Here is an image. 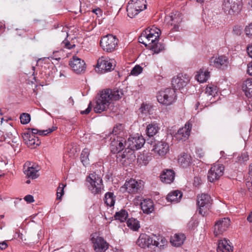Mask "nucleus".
Listing matches in <instances>:
<instances>
[{"label": "nucleus", "mask_w": 252, "mask_h": 252, "mask_svg": "<svg viewBox=\"0 0 252 252\" xmlns=\"http://www.w3.org/2000/svg\"><path fill=\"white\" fill-rule=\"evenodd\" d=\"M111 140L110 148L111 152L113 153H118L117 160L124 164L126 160V156L124 152L122 153L121 151L126 146V141L124 138L120 136L111 137Z\"/></svg>", "instance_id": "5"}, {"label": "nucleus", "mask_w": 252, "mask_h": 252, "mask_svg": "<svg viewBox=\"0 0 252 252\" xmlns=\"http://www.w3.org/2000/svg\"><path fill=\"white\" fill-rule=\"evenodd\" d=\"M56 126H52L46 130H40L36 128H29V131L24 132L22 134V137L25 144L31 148H35L40 144L38 138L35 136L36 134L39 135H47L57 129Z\"/></svg>", "instance_id": "4"}, {"label": "nucleus", "mask_w": 252, "mask_h": 252, "mask_svg": "<svg viewBox=\"0 0 252 252\" xmlns=\"http://www.w3.org/2000/svg\"><path fill=\"white\" fill-rule=\"evenodd\" d=\"M20 119L21 123L22 124L26 125L30 122L31 120V116L28 113H23L21 115Z\"/></svg>", "instance_id": "42"}, {"label": "nucleus", "mask_w": 252, "mask_h": 252, "mask_svg": "<svg viewBox=\"0 0 252 252\" xmlns=\"http://www.w3.org/2000/svg\"><path fill=\"white\" fill-rule=\"evenodd\" d=\"M130 1L139 7V10H144L147 8L146 1L145 0H130Z\"/></svg>", "instance_id": "39"}, {"label": "nucleus", "mask_w": 252, "mask_h": 252, "mask_svg": "<svg viewBox=\"0 0 252 252\" xmlns=\"http://www.w3.org/2000/svg\"><path fill=\"white\" fill-rule=\"evenodd\" d=\"M248 73L252 76V61L248 64Z\"/></svg>", "instance_id": "53"}, {"label": "nucleus", "mask_w": 252, "mask_h": 252, "mask_svg": "<svg viewBox=\"0 0 252 252\" xmlns=\"http://www.w3.org/2000/svg\"><path fill=\"white\" fill-rule=\"evenodd\" d=\"M61 36H62L63 38H66L68 36V33L65 31H62L61 33Z\"/></svg>", "instance_id": "58"}, {"label": "nucleus", "mask_w": 252, "mask_h": 252, "mask_svg": "<svg viewBox=\"0 0 252 252\" xmlns=\"http://www.w3.org/2000/svg\"><path fill=\"white\" fill-rule=\"evenodd\" d=\"M127 226L131 229L137 231L140 227V224L139 221L133 218L128 219L126 221Z\"/></svg>", "instance_id": "34"}, {"label": "nucleus", "mask_w": 252, "mask_h": 252, "mask_svg": "<svg viewBox=\"0 0 252 252\" xmlns=\"http://www.w3.org/2000/svg\"><path fill=\"white\" fill-rule=\"evenodd\" d=\"M96 67L101 73H105L113 69L112 63L106 57L102 56L97 60Z\"/></svg>", "instance_id": "21"}, {"label": "nucleus", "mask_w": 252, "mask_h": 252, "mask_svg": "<svg viewBox=\"0 0 252 252\" xmlns=\"http://www.w3.org/2000/svg\"><path fill=\"white\" fill-rule=\"evenodd\" d=\"M90 240L93 244V248L95 252H105L109 247L108 243L96 233L91 235Z\"/></svg>", "instance_id": "11"}, {"label": "nucleus", "mask_w": 252, "mask_h": 252, "mask_svg": "<svg viewBox=\"0 0 252 252\" xmlns=\"http://www.w3.org/2000/svg\"><path fill=\"white\" fill-rule=\"evenodd\" d=\"M197 205L199 207V213L204 216L207 214L212 203L211 196L205 193L199 194L197 196Z\"/></svg>", "instance_id": "10"}, {"label": "nucleus", "mask_w": 252, "mask_h": 252, "mask_svg": "<svg viewBox=\"0 0 252 252\" xmlns=\"http://www.w3.org/2000/svg\"><path fill=\"white\" fill-rule=\"evenodd\" d=\"M122 127V126L121 125H120L119 126H115L113 130V135H115L116 136L117 134H119V133L121 130ZM113 136H115L113 135Z\"/></svg>", "instance_id": "48"}, {"label": "nucleus", "mask_w": 252, "mask_h": 252, "mask_svg": "<svg viewBox=\"0 0 252 252\" xmlns=\"http://www.w3.org/2000/svg\"><path fill=\"white\" fill-rule=\"evenodd\" d=\"M122 90L118 88L113 90L106 89L101 91L96 101L94 108L96 113H100L106 111L113 100H117L123 96Z\"/></svg>", "instance_id": "2"}, {"label": "nucleus", "mask_w": 252, "mask_h": 252, "mask_svg": "<svg viewBox=\"0 0 252 252\" xmlns=\"http://www.w3.org/2000/svg\"><path fill=\"white\" fill-rule=\"evenodd\" d=\"M145 106L143 104H142V105L140 107V110L142 112H143L144 110H145Z\"/></svg>", "instance_id": "63"}, {"label": "nucleus", "mask_w": 252, "mask_h": 252, "mask_svg": "<svg viewBox=\"0 0 252 252\" xmlns=\"http://www.w3.org/2000/svg\"><path fill=\"white\" fill-rule=\"evenodd\" d=\"M233 247L229 240L223 239L218 243V252H233Z\"/></svg>", "instance_id": "23"}, {"label": "nucleus", "mask_w": 252, "mask_h": 252, "mask_svg": "<svg viewBox=\"0 0 252 252\" xmlns=\"http://www.w3.org/2000/svg\"><path fill=\"white\" fill-rule=\"evenodd\" d=\"M137 244L141 248H148L154 251H158L166 247L167 241L162 236L154 235L151 237L146 234H142L139 236Z\"/></svg>", "instance_id": "3"}, {"label": "nucleus", "mask_w": 252, "mask_h": 252, "mask_svg": "<svg viewBox=\"0 0 252 252\" xmlns=\"http://www.w3.org/2000/svg\"><path fill=\"white\" fill-rule=\"evenodd\" d=\"M128 4L129 5H131L132 7H133V8H135L136 10H138V12L139 13L142 11H143V10H139L138 9H140V8H139V7H137V5H135L134 3H133V2H132L131 1H129L128 3Z\"/></svg>", "instance_id": "56"}, {"label": "nucleus", "mask_w": 252, "mask_h": 252, "mask_svg": "<svg viewBox=\"0 0 252 252\" xmlns=\"http://www.w3.org/2000/svg\"><path fill=\"white\" fill-rule=\"evenodd\" d=\"M143 182L134 179H130L126 181L123 189H125L129 193H136L140 192L143 188Z\"/></svg>", "instance_id": "13"}, {"label": "nucleus", "mask_w": 252, "mask_h": 252, "mask_svg": "<svg viewBox=\"0 0 252 252\" xmlns=\"http://www.w3.org/2000/svg\"><path fill=\"white\" fill-rule=\"evenodd\" d=\"M249 159V157L247 152H244L239 155L235 160L236 162L242 164L247 161Z\"/></svg>", "instance_id": "38"}, {"label": "nucleus", "mask_w": 252, "mask_h": 252, "mask_svg": "<svg viewBox=\"0 0 252 252\" xmlns=\"http://www.w3.org/2000/svg\"><path fill=\"white\" fill-rule=\"evenodd\" d=\"M224 166L222 164L217 162L213 164L208 173V178L210 182L218 180L223 174Z\"/></svg>", "instance_id": "12"}, {"label": "nucleus", "mask_w": 252, "mask_h": 252, "mask_svg": "<svg viewBox=\"0 0 252 252\" xmlns=\"http://www.w3.org/2000/svg\"><path fill=\"white\" fill-rule=\"evenodd\" d=\"M66 184L61 183L57 189V199H61L62 196L64 194V188Z\"/></svg>", "instance_id": "41"}, {"label": "nucleus", "mask_w": 252, "mask_h": 252, "mask_svg": "<svg viewBox=\"0 0 252 252\" xmlns=\"http://www.w3.org/2000/svg\"><path fill=\"white\" fill-rule=\"evenodd\" d=\"M160 34V30L158 28H148L141 33L138 41L155 53H158L164 49V46L158 43Z\"/></svg>", "instance_id": "1"}, {"label": "nucleus", "mask_w": 252, "mask_h": 252, "mask_svg": "<svg viewBox=\"0 0 252 252\" xmlns=\"http://www.w3.org/2000/svg\"><path fill=\"white\" fill-rule=\"evenodd\" d=\"M245 32L249 37L252 38V23L246 26Z\"/></svg>", "instance_id": "46"}, {"label": "nucleus", "mask_w": 252, "mask_h": 252, "mask_svg": "<svg viewBox=\"0 0 252 252\" xmlns=\"http://www.w3.org/2000/svg\"><path fill=\"white\" fill-rule=\"evenodd\" d=\"M94 13H95L96 15H101V10L100 8H98L96 9H94L92 11Z\"/></svg>", "instance_id": "57"}, {"label": "nucleus", "mask_w": 252, "mask_h": 252, "mask_svg": "<svg viewBox=\"0 0 252 252\" xmlns=\"http://www.w3.org/2000/svg\"><path fill=\"white\" fill-rule=\"evenodd\" d=\"M141 208L144 213L149 214L154 210V203L150 199H144L141 202Z\"/></svg>", "instance_id": "26"}, {"label": "nucleus", "mask_w": 252, "mask_h": 252, "mask_svg": "<svg viewBox=\"0 0 252 252\" xmlns=\"http://www.w3.org/2000/svg\"><path fill=\"white\" fill-rule=\"evenodd\" d=\"M189 82V78L187 74L180 73L174 77L172 80V85L175 91L180 90L185 87Z\"/></svg>", "instance_id": "17"}, {"label": "nucleus", "mask_w": 252, "mask_h": 252, "mask_svg": "<svg viewBox=\"0 0 252 252\" xmlns=\"http://www.w3.org/2000/svg\"><path fill=\"white\" fill-rule=\"evenodd\" d=\"M249 176H252V163L249 166Z\"/></svg>", "instance_id": "60"}, {"label": "nucleus", "mask_w": 252, "mask_h": 252, "mask_svg": "<svg viewBox=\"0 0 252 252\" xmlns=\"http://www.w3.org/2000/svg\"><path fill=\"white\" fill-rule=\"evenodd\" d=\"M91 110H92V102H90L88 105V108L85 110L82 111L81 112V114H88L90 112Z\"/></svg>", "instance_id": "50"}, {"label": "nucleus", "mask_w": 252, "mask_h": 252, "mask_svg": "<svg viewBox=\"0 0 252 252\" xmlns=\"http://www.w3.org/2000/svg\"><path fill=\"white\" fill-rule=\"evenodd\" d=\"M24 199L28 203H32L34 201L33 197L31 195H27L25 196Z\"/></svg>", "instance_id": "49"}, {"label": "nucleus", "mask_w": 252, "mask_h": 252, "mask_svg": "<svg viewBox=\"0 0 252 252\" xmlns=\"http://www.w3.org/2000/svg\"><path fill=\"white\" fill-rule=\"evenodd\" d=\"M247 220L250 222H252V212L251 213V214L248 216L247 218Z\"/></svg>", "instance_id": "61"}, {"label": "nucleus", "mask_w": 252, "mask_h": 252, "mask_svg": "<svg viewBox=\"0 0 252 252\" xmlns=\"http://www.w3.org/2000/svg\"><path fill=\"white\" fill-rule=\"evenodd\" d=\"M185 238L186 237L184 234H175L171 237L170 242L173 246L179 247L183 244Z\"/></svg>", "instance_id": "29"}, {"label": "nucleus", "mask_w": 252, "mask_h": 252, "mask_svg": "<svg viewBox=\"0 0 252 252\" xmlns=\"http://www.w3.org/2000/svg\"><path fill=\"white\" fill-rule=\"evenodd\" d=\"M126 11L128 16L130 18H133L139 13L138 10H136L135 8L132 7L131 5H129L128 4H127V5Z\"/></svg>", "instance_id": "40"}, {"label": "nucleus", "mask_w": 252, "mask_h": 252, "mask_svg": "<svg viewBox=\"0 0 252 252\" xmlns=\"http://www.w3.org/2000/svg\"><path fill=\"white\" fill-rule=\"evenodd\" d=\"M90 152V151L88 148H85L81 153L80 156L81 160L85 166H86L89 163V156Z\"/></svg>", "instance_id": "33"}, {"label": "nucleus", "mask_w": 252, "mask_h": 252, "mask_svg": "<svg viewBox=\"0 0 252 252\" xmlns=\"http://www.w3.org/2000/svg\"><path fill=\"white\" fill-rule=\"evenodd\" d=\"M192 160V158L189 154L183 153L178 156V162L182 167L186 168L191 164Z\"/></svg>", "instance_id": "24"}, {"label": "nucleus", "mask_w": 252, "mask_h": 252, "mask_svg": "<svg viewBox=\"0 0 252 252\" xmlns=\"http://www.w3.org/2000/svg\"><path fill=\"white\" fill-rule=\"evenodd\" d=\"M115 218L121 222H124L128 217L127 212L125 210H121L119 212H116L115 215Z\"/></svg>", "instance_id": "36"}, {"label": "nucleus", "mask_w": 252, "mask_h": 252, "mask_svg": "<svg viewBox=\"0 0 252 252\" xmlns=\"http://www.w3.org/2000/svg\"><path fill=\"white\" fill-rule=\"evenodd\" d=\"M118 41L119 40L116 36L107 34L101 38L100 45L104 51L110 53L116 49Z\"/></svg>", "instance_id": "9"}, {"label": "nucleus", "mask_w": 252, "mask_h": 252, "mask_svg": "<svg viewBox=\"0 0 252 252\" xmlns=\"http://www.w3.org/2000/svg\"><path fill=\"white\" fill-rule=\"evenodd\" d=\"M4 30V24L0 22V32H2Z\"/></svg>", "instance_id": "59"}, {"label": "nucleus", "mask_w": 252, "mask_h": 252, "mask_svg": "<svg viewBox=\"0 0 252 252\" xmlns=\"http://www.w3.org/2000/svg\"><path fill=\"white\" fill-rule=\"evenodd\" d=\"M143 68L139 65H135L131 70L130 74L132 75L137 76L142 72Z\"/></svg>", "instance_id": "43"}, {"label": "nucleus", "mask_w": 252, "mask_h": 252, "mask_svg": "<svg viewBox=\"0 0 252 252\" xmlns=\"http://www.w3.org/2000/svg\"><path fill=\"white\" fill-rule=\"evenodd\" d=\"M175 177V174L172 170H166L163 171L162 173L160 175V179L162 182L167 184H170L172 183Z\"/></svg>", "instance_id": "28"}, {"label": "nucleus", "mask_w": 252, "mask_h": 252, "mask_svg": "<svg viewBox=\"0 0 252 252\" xmlns=\"http://www.w3.org/2000/svg\"><path fill=\"white\" fill-rule=\"evenodd\" d=\"M242 8V0H223L222 9L226 16L232 17L237 15Z\"/></svg>", "instance_id": "6"}, {"label": "nucleus", "mask_w": 252, "mask_h": 252, "mask_svg": "<svg viewBox=\"0 0 252 252\" xmlns=\"http://www.w3.org/2000/svg\"><path fill=\"white\" fill-rule=\"evenodd\" d=\"M87 181L89 183L88 189L92 193L99 194L103 190L102 180L100 176L95 173L90 174L87 178Z\"/></svg>", "instance_id": "7"}, {"label": "nucleus", "mask_w": 252, "mask_h": 252, "mask_svg": "<svg viewBox=\"0 0 252 252\" xmlns=\"http://www.w3.org/2000/svg\"><path fill=\"white\" fill-rule=\"evenodd\" d=\"M246 185L249 191L252 193V176H248Z\"/></svg>", "instance_id": "45"}, {"label": "nucleus", "mask_w": 252, "mask_h": 252, "mask_svg": "<svg viewBox=\"0 0 252 252\" xmlns=\"http://www.w3.org/2000/svg\"><path fill=\"white\" fill-rule=\"evenodd\" d=\"M24 173L29 177L32 179H36L38 177L37 174L39 170V167L34 163L27 162L24 166Z\"/></svg>", "instance_id": "20"}, {"label": "nucleus", "mask_w": 252, "mask_h": 252, "mask_svg": "<svg viewBox=\"0 0 252 252\" xmlns=\"http://www.w3.org/2000/svg\"><path fill=\"white\" fill-rule=\"evenodd\" d=\"M145 139L142 136H136L128 138L126 143L128 152L129 150H135L140 149L145 143Z\"/></svg>", "instance_id": "16"}, {"label": "nucleus", "mask_w": 252, "mask_h": 252, "mask_svg": "<svg viewBox=\"0 0 252 252\" xmlns=\"http://www.w3.org/2000/svg\"><path fill=\"white\" fill-rule=\"evenodd\" d=\"M242 88L246 96L249 98L252 97V78H249L244 81Z\"/></svg>", "instance_id": "27"}, {"label": "nucleus", "mask_w": 252, "mask_h": 252, "mask_svg": "<svg viewBox=\"0 0 252 252\" xmlns=\"http://www.w3.org/2000/svg\"><path fill=\"white\" fill-rule=\"evenodd\" d=\"M248 5L250 6V8L252 10V0H250L248 2Z\"/></svg>", "instance_id": "62"}, {"label": "nucleus", "mask_w": 252, "mask_h": 252, "mask_svg": "<svg viewBox=\"0 0 252 252\" xmlns=\"http://www.w3.org/2000/svg\"><path fill=\"white\" fill-rule=\"evenodd\" d=\"M176 99L175 91L171 88H167L164 90L160 91L157 95L158 101L165 105H171Z\"/></svg>", "instance_id": "8"}, {"label": "nucleus", "mask_w": 252, "mask_h": 252, "mask_svg": "<svg viewBox=\"0 0 252 252\" xmlns=\"http://www.w3.org/2000/svg\"><path fill=\"white\" fill-rule=\"evenodd\" d=\"M201 184V180L200 177H195L194 179L193 185L195 187L198 186Z\"/></svg>", "instance_id": "51"}, {"label": "nucleus", "mask_w": 252, "mask_h": 252, "mask_svg": "<svg viewBox=\"0 0 252 252\" xmlns=\"http://www.w3.org/2000/svg\"><path fill=\"white\" fill-rule=\"evenodd\" d=\"M166 140L162 139L155 143L152 150L155 154L161 157H164L169 152L170 147Z\"/></svg>", "instance_id": "14"}, {"label": "nucleus", "mask_w": 252, "mask_h": 252, "mask_svg": "<svg viewBox=\"0 0 252 252\" xmlns=\"http://www.w3.org/2000/svg\"><path fill=\"white\" fill-rule=\"evenodd\" d=\"M191 127V124L189 122H187L185 126L180 128L175 134V138L179 141H185L187 139L190 135Z\"/></svg>", "instance_id": "22"}, {"label": "nucleus", "mask_w": 252, "mask_h": 252, "mask_svg": "<svg viewBox=\"0 0 252 252\" xmlns=\"http://www.w3.org/2000/svg\"><path fill=\"white\" fill-rule=\"evenodd\" d=\"M146 158L144 155H141L138 158L137 160L140 164L146 165L148 163L147 159H145Z\"/></svg>", "instance_id": "47"}, {"label": "nucleus", "mask_w": 252, "mask_h": 252, "mask_svg": "<svg viewBox=\"0 0 252 252\" xmlns=\"http://www.w3.org/2000/svg\"><path fill=\"white\" fill-rule=\"evenodd\" d=\"M69 65L74 72L77 74L84 72L86 68L84 61L77 56H73L70 59Z\"/></svg>", "instance_id": "19"}, {"label": "nucleus", "mask_w": 252, "mask_h": 252, "mask_svg": "<svg viewBox=\"0 0 252 252\" xmlns=\"http://www.w3.org/2000/svg\"><path fill=\"white\" fill-rule=\"evenodd\" d=\"M209 77V72L204 69H200L195 75L196 79L200 83L206 82Z\"/></svg>", "instance_id": "31"}, {"label": "nucleus", "mask_w": 252, "mask_h": 252, "mask_svg": "<svg viewBox=\"0 0 252 252\" xmlns=\"http://www.w3.org/2000/svg\"><path fill=\"white\" fill-rule=\"evenodd\" d=\"M247 53L249 56L252 58V45L247 47Z\"/></svg>", "instance_id": "55"}, {"label": "nucleus", "mask_w": 252, "mask_h": 252, "mask_svg": "<svg viewBox=\"0 0 252 252\" xmlns=\"http://www.w3.org/2000/svg\"><path fill=\"white\" fill-rule=\"evenodd\" d=\"M62 47L63 48L70 49L75 46L74 44H71L68 40H63L61 43Z\"/></svg>", "instance_id": "44"}, {"label": "nucleus", "mask_w": 252, "mask_h": 252, "mask_svg": "<svg viewBox=\"0 0 252 252\" xmlns=\"http://www.w3.org/2000/svg\"><path fill=\"white\" fill-rule=\"evenodd\" d=\"M159 130V127L157 123H152L147 126V135L149 137H152L156 135Z\"/></svg>", "instance_id": "32"}, {"label": "nucleus", "mask_w": 252, "mask_h": 252, "mask_svg": "<svg viewBox=\"0 0 252 252\" xmlns=\"http://www.w3.org/2000/svg\"><path fill=\"white\" fill-rule=\"evenodd\" d=\"M170 24L174 26V28H178V25L182 21V15L178 11H175L171 13L169 16Z\"/></svg>", "instance_id": "25"}, {"label": "nucleus", "mask_w": 252, "mask_h": 252, "mask_svg": "<svg viewBox=\"0 0 252 252\" xmlns=\"http://www.w3.org/2000/svg\"><path fill=\"white\" fill-rule=\"evenodd\" d=\"M230 220L228 218H224L218 220L214 225V234L217 236L222 234L228 228Z\"/></svg>", "instance_id": "18"}, {"label": "nucleus", "mask_w": 252, "mask_h": 252, "mask_svg": "<svg viewBox=\"0 0 252 252\" xmlns=\"http://www.w3.org/2000/svg\"><path fill=\"white\" fill-rule=\"evenodd\" d=\"M209 64L217 68L224 69L229 64L228 59L223 55L213 56L209 60Z\"/></svg>", "instance_id": "15"}, {"label": "nucleus", "mask_w": 252, "mask_h": 252, "mask_svg": "<svg viewBox=\"0 0 252 252\" xmlns=\"http://www.w3.org/2000/svg\"><path fill=\"white\" fill-rule=\"evenodd\" d=\"M196 154L197 155V156L199 158H203L204 155H205V153L203 151L202 149H198L197 150H196Z\"/></svg>", "instance_id": "52"}, {"label": "nucleus", "mask_w": 252, "mask_h": 252, "mask_svg": "<svg viewBox=\"0 0 252 252\" xmlns=\"http://www.w3.org/2000/svg\"><path fill=\"white\" fill-rule=\"evenodd\" d=\"M7 247L8 245L6 242H0V251L5 250Z\"/></svg>", "instance_id": "54"}, {"label": "nucleus", "mask_w": 252, "mask_h": 252, "mask_svg": "<svg viewBox=\"0 0 252 252\" xmlns=\"http://www.w3.org/2000/svg\"><path fill=\"white\" fill-rule=\"evenodd\" d=\"M182 197V193L179 190H175L170 192L166 197L168 202L177 203L181 200Z\"/></svg>", "instance_id": "30"}, {"label": "nucleus", "mask_w": 252, "mask_h": 252, "mask_svg": "<svg viewBox=\"0 0 252 252\" xmlns=\"http://www.w3.org/2000/svg\"><path fill=\"white\" fill-rule=\"evenodd\" d=\"M105 203L108 206H114L115 202V196L112 192H107L105 195Z\"/></svg>", "instance_id": "35"}, {"label": "nucleus", "mask_w": 252, "mask_h": 252, "mask_svg": "<svg viewBox=\"0 0 252 252\" xmlns=\"http://www.w3.org/2000/svg\"><path fill=\"white\" fill-rule=\"evenodd\" d=\"M60 77H65V76L64 75V74L63 73H60Z\"/></svg>", "instance_id": "64"}, {"label": "nucleus", "mask_w": 252, "mask_h": 252, "mask_svg": "<svg viewBox=\"0 0 252 252\" xmlns=\"http://www.w3.org/2000/svg\"><path fill=\"white\" fill-rule=\"evenodd\" d=\"M217 87L212 84L208 85L205 89V94L209 96H214L217 93Z\"/></svg>", "instance_id": "37"}]
</instances>
